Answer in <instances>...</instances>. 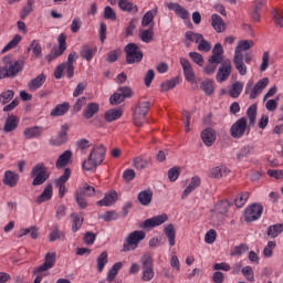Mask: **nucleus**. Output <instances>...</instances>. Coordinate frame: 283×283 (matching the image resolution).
Returning <instances> with one entry per match:
<instances>
[{
    "instance_id": "1",
    "label": "nucleus",
    "mask_w": 283,
    "mask_h": 283,
    "mask_svg": "<svg viewBox=\"0 0 283 283\" xmlns=\"http://www.w3.org/2000/svg\"><path fill=\"white\" fill-rule=\"evenodd\" d=\"M2 63L4 66L0 67V80L14 78V76L23 70V62H12V57L10 55H6L2 59Z\"/></svg>"
},
{
    "instance_id": "2",
    "label": "nucleus",
    "mask_w": 283,
    "mask_h": 283,
    "mask_svg": "<svg viewBox=\"0 0 283 283\" xmlns=\"http://www.w3.org/2000/svg\"><path fill=\"white\" fill-rule=\"evenodd\" d=\"M145 238H147V233L143 230H135L130 232L124 240L122 252L129 253V251H136V249H138V244H140Z\"/></svg>"
},
{
    "instance_id": "3",
    "label": "nucleus",
    "mask_w": 283,
    "mask_h": 283,
    "mask_svg": "<svg viewBox=\"0 0 283 283\" xmlns=\"http://www.w3.org/2000/svg\"><path fill=\"white\" fill-rule=\"evenodd\" d=\"M266 87H269V77H263L255 84H253V80H250L245 85V94H248L250 101H255Z\"/></svg>"
},
{
    "instance_id": "4",
    "label": "nucleus",
    "mask_w": 283,
    "mask_h": 283,
    "mask_svg": "<svg viewBox=\"0 0 283 283\" xmlns=\"http://www.w3.org/2000/svg\"><path fill=\"white\" fill-rule=\"evenodd\" d=\"M31 177L33 178V187H39L43 185L48 180V178H50V172L48 171V167H45V164H36L31 170Z\"/></svg>"
},
{
    "instance_id": "5",
    "label": "nucleus",
    "mask_w": 283,
    "mask_h": 283,
    "mask_svg": "<svg viewBox=\"0 0 283 283\" xmlns=\"http://www.w3.org/2000/svg\"><path fill=\"white\" fill-rule=\"evenodd\" d=\"M126 52V62L128 65H133V63H140L143 61V51L138 48L136 43H129L125 46Z\"/></svg>"
},
{
    "instance_id": "6",
    "label": "nucleus",
    "mask_w": 283,
    "mask_h": 283,
    "mask_svg": "<svg viewBox=\"0 0 283 283\" xmlns=\"http://www.w3.org/2000/svg\"><path fill=\"white\" fill-rule=\"evenodd\" d=\"M187 41H191L192 43H198L199 52H210L211 51V43L205 40V36L200 33H195L192 31L186 32Z\"/></svg>"
},
{
    "instance_id": "7",
    "label": "nucleus",
    "mask_w": 283,
    "mask_h": 283,
    "mask_svg": "<svg viewBox=\"0 0 283 283\" xmlns=\"http://www.w3.org/2000/svg\"><path fill=\"white\" fill-rule=\"evenodd\" d=\"M148 112L149 102H142L136 106L133 115L134 125H136V127H143V124L145 123V117L147 116Z\"/></svg>"
},
{
    "instance_id": "8",
    "label": "nucleus",
    "mask_w": 283,
    "mask_h": 283,
    "mask_svg": "<svg viewBox=\"0 0 283 283\" xmlns=\"http://www.w3.org/2000/svg\"><path fill=\"white\" fill-rule=\"evenodd\" d=\"M220 63L216 81L217 83H224V81H229V76H231V72H233V66L231 65V60H223Z\"/></svg>"
},
{
    "instance_id": "9",
    "label": "nucleus",
    "mask_w": 283,
    "mask_h": 283,
    "mask_svg": "<svg viewBox=\"0 0 283 283\" xmlns=\"http://www.w3.org/2000/svg\"><path fill=\"white\" fill-rule=\"evenodd\" d=\"M249 132V125L247 124V117L239 118L232 126L230 127V135L232 138H242L244 134Z\"/></svg>"
},
{
    "instance_id": "10",
    "label": "nucleus",
    "mask_w": 283,
    "mask_h": 283,
    "mask_svg": "<svg viewBox=\"0 0 283 283\" xmlns=\"http://www.w3.org/2000/svg\"><path fill=\"white\" fill-rule=\"evenodd\" d=\"M262 211H264L262 205L253 203L249 206L244 211L245 222H255V220H260V218H262Z\"/></svg>"
},
{
    "instance_id": "11",
    "label": "nucleus",
    "mask_w": 283,
    "mask_h": 283,
    "mask_svg": "<svg viewBox=\"0 0 283 283\" xmlns=\"http://www.w3.org/2000/svg\"><path fill=\"white\" fill-rule=\"evenodd\" d=\"M169 220V217L166 213L149 218L145 220L142 224V229H154L156 227H160L161 224H165Z\"/></svg>"
},
{
    "instance_id": "12",
    "label": "nucleus",
    "mask_w": 283,
    "mask_h": 283,
    "mask_svg": "<svg viewBox=\"0 0 283 283\" xmlns=\"http://www.w3.org/2000/svg\"><path fill=\"white\" fill-rule=\"evenodd\" d=\"M56 262V252H48L44 258V263L34 269V273H46L50 269H54Z\"/></svg>"
},
{
    "instance_id": "13",
    "label": "nucleus",
    "mask_w": 283,
    "mask_h": 283,
    "mask_svg": "<svg viewBox=\"0 0 283 283\" xmlns=\"http://www.w3.org/2000/svg\"><path fill=\"white\" fill-rule=\"evenodd\" d=\"M180 65L184 71L185 78L188 83H196V72H193V66H191V62L189 60L181 57Z\"/></svg>"
},
{
    "instance_id": "14",
    "label": "nucleus",
    "mask_w": 283,
    "mask_h": 283,
    "mask_svg": "<svg viewBox=\"0 0 283 283\" xmlns=\"http://www.w3.org/2000/svg\"><path fill=\"white\" fill-rule=\"evenodd\" d=\"M72 176V170L70 168H66L64 170V174L60 176L59 179L55 180V187L59 189V197L63 198L65 196L67 189L65 188V182L70 180V177Z\"/></svg>"
},
{
    "instance_id": "15",
    "label": "nucleus",
    "mask_w": 283,
    "mask_h": 283,
    "mask_svg": "<svg viewBox=\"0 0 283 283\" xmlns=\"http://www.w3.org/2000/svg\"><path fill=\"white\" fill-rule=\"evenodd\" d=\"M218 138V133L213 128H206L201 132V140L206 147H213Z\"/></svg>"
},
{
    "instance_id": "16",
    "label": "nucleus",
    "mask_w": 283,
    "mask_h": 283,
    "mask_svg": "<svg viewBox=\"0 0 283 283\" xmlns=\"http://www.w3.org/2000/svg\"><path fill=\"white\" fill-rule=\"evenodd\" d=\"M105 154H107V148L103 146V144L95 145L92 150L90 156L97 163L102 164L105 160Z\"/></svg>"
},
{
    "instance_id": "17",
    "label": "nucleus",
    "mask_w": 283,
    "mask_h": 283,
    "mask_svg": "<svg viewBox=\"0 0 283 283\" xmlns=\"http://www.w3.org/2000/svg\"><path fill=\"white\" fill-rule=\"evenodd\" d=\"M200 185H202V180L198 176L191 177L190 182L181 195L182 200H185V198H187L190 193H193V191H196Z\"/></svg>"
},
{
    "instance_id": "18",
    "label": "nucleus",
    "mask_w": 283,
    "mask_h": 283,
    "mask_svg": "<svg viewBox=\"0 0 283 283\" xmlns=\"http://www.w3.org/2000/svg\"><path fill=\"white\" fill-rule=\"evenodd\" d=\"M118 200V192L111 190L105 193L104 198L97 201L98 207H112Z\"/></svg>"
},
{
    "instance_id": "19",
    "label": "nucleus",
    "mask_w": 283,
    "mask_h": 283,
    "mask_svg": "<svg viewBox=\"0 0 283 283\" xmlns=\"http://www.w3.org/2000/svg\"><path fill=\"white\" fill-rule=\"evenodd\" d=\"M66 36L64 33L60 34L57 38L59 49L54 50V55L50 54L46 56L48 61H52V59H56V56H61L65 50H67V44L65 43Z\"/></svg>"
},
{
    "instance_id": "20",
    "label": "nucleus",
    "mask_w": 283,
    "mask_h": 283,
    "mask_svg": "<svg viewBox=\"0 0 283 283\" xmlns=\"http://www.w3.org/2000/svg\"><path fill=\"white\" fill-rule=\"evenodd\" d=\"M43 127L32 126L23 130V136L27 138V140H32V138H41V136H43Z\"/></svg>"
},
{
    "instance_id": "21",
    "label": "nucleus",
    "mask_w": 283,
    "mask_h": 283,
    "mask_svg": "<svg viewBox=\"0 0 283 283\" xmlns=\"http://www.w3.org/2000/svg\"><path fill=\"white\" fill-rule=\"evenodd\" d=\"M2 182L7 187H17L19 185V174L12 170H6Z\"/></svg>"
},
{
    "instance_id": "22",
    "label": "nucleus",
    "mask_w": 283,
    "mask_h": 283,
    "mask_svg": "<svg viewBox=\"0 0 283 283\" xmlns=\"http://www.w3.org/2000/svg\"><path fill=\"white\" fill-rule=\"evenodd\" d=\"M70 130V125L64 124L61 126L60 132L57 133V136L55 139L51 140L52 145H63L64 143H67V132Z\"/></svg>"
},
{
    "instance_id": "23",
    "label": "nucleus",
    "mask_w": 283,
    "mask_h": 283,
    "mask_svg": "<svg viewBox=\"0 0 283 283\" xmlns=\"http://www.w3.org/2000/svg\"><path fill=\"white\" fill-rule=\"evenodd\" d=\"M255 43L253 40H240L234 51V56H244L242 52H247V50H251Z\"/></svg>"
},
{
    "instance_id": "24",
    "label": "nucleus",
    "mask_w": 283,
    "mask_h": 283,
    "mask_svg": "<svg viewBox=\"0 0 283 283\" xmlns=\"http://www.w3.org/2000/svg\"><path fill=\"white\" fill-rule=\"evenodd\" d=\"M167 8L168 10H172V12H175L177 17H180V19H189V11L179 3L170 2L167 4Z\"/></svg>"
},
{
    "instance_id": "25",
    "label": "nucleus",
    "mask_w": 283,
    "mask_h": 283,
    "mask_svg": "<svg viewBox=\"0 0 283 283\" xmlns=\"http://www.w3.org/2000/svg\"><path fill=\"white\" fill-rule=\"evenodd\" d=\"M224 54V49L222 44L217 43L212 49V55L209 59V63H222V55Z\"/></svg>"
},
{
    "instance_id": "26",
    "label": "nucleus",
    "mask_w": 283,
    "mask_h": 283,
    "mask_svg": "<svg viewBox=\"0 0 283 283\" xmlns=\"http://www.w3.org/2000/svg\"><path fill=\"white\" fill-rule=\"evenodd\" d=\"M66 112H70V104L67 102H64L53 107L50 112V116H52V118H56L59 116H65Z\"/></svg>"
},
{
    "instance_id": "27",
    "label": "nucleus",
    "mask_w": 283,
    "mask_h": 283,
    "mask_svg": "<svg viewBox=\"0 0 283 283\" xmlns=\"http://www.w3.org/2000/svg\"><path fill=\"white\" fill-rule=\"evenodd\" d=\"M17 127H19V118L17 115H10L4 122L3 132L8 134L14 132Z\"/></svg>"
},
{
    "instance_id": "28",
    "label": "nucleus",
    "mask_w": 283,
    "mask_h": 283,
    "mask_svg": "<svg viewBox=\"0 0 283 283\" xmlns=\"http://www.w3.org/2000/svg\"><path fill=\"white\" fill-rule=\"evenodd\" d=\"M230 170L229 168L224 166H217L210 170V178H216L217 180H220V178H224V176H229Z\"/></svg>"
},
{
    "instance_id": "29",
    "label": "nucleus",
    "mask_w": 283,
    "mask_h": 283,
    "mask_svg": "<svg viewBox=\"0 0 283 283\" xmlns=\"http://www.w3.org/2000/svg\"><path fill=\"white\" fill-rule=\"evenodd\" d=\"M211 25L216 32H224V30H227L224 20H222V18L216 13L211 15Z\"/></svg>"
},
{
    "instance_id": "30",
    "label": "nucleus",
    "mask_w": 283,
    "mask_h": 283,
    "mask_svg": "<svg viewBox=\"0 0 283 283\" xmlns=\"http://www.w3.org/2000/svg\"><path fill=\"white\" fill-rule=\"evenodd\" d=\"M45 75L40 74L35 78L31 80L28 84L30 92H36V90H40V87H43V84L45 83Z\"/></svg>"
},
{
    "instance_id": "31",
    "label": "nucleus",
    "mask_w": 283,
    "mask_h": 283,
    "mask_svg": "<svg viewBox=\"0 0 283 283\" xmlns=\"http://www.w3.org/2000/svg\"><path fill=\"white\" fill-rule=\"evenodd\" d=\"M233 63L239 74L241 76H247L248 69H247V64H244V56L234 55Z\"/></svg>"
},
{
    "instance_id": "32",
    "label": "nucleus",
    "mask_w": 283,
    "mask_h": 283,
    "mask_svg": "<svg viewBox=\"0 0 283 283\" xmlns=\"http://www.w3.org/2000/svg\"><path fill=\"white\" fill-rule=\"evenodd\" d=\"M123 116V108H112L107 111L104 115L106 123H114V120H118Z\"/></svg>"
},
{
    "instance_id": "33",
    "label": "nucleus",
    "mask_w": 283,
    "mask_h": 283,
    "mask_svg": "<svg viewBox=\"0 0 283 283\" xmlns=\"http://www.w3.org/2000/svg\"><path fill=\"white\" fill-rule=\"evenodd\" d=\"M242 90H244V83L237 81L230 86L228 94L231 98H240Z\"/></svg>"
},
{
    "instance_id": "34",
    "label": "nucleus",
    "mask_w": 283,
    "mask_h": 283,
    "mask_svg": "<svg viewBox=\"0 0 283 283\" xmlns=\"http://www.w3.org/2000/svg\"><path fill=\"white\" fill-rule=\"evenodd\" d=\"M164 233L168 239L170 247H176V228H174V224L169 223L165 226Z\"/></svg>"
},
{
    "instance_id": "35",
    "label": "nucleus",
    "mask_w": 283,
    "mask_h": 283,
    "mask_svg": "<svg viewBox=\"0 0 283 283\" xmlns=\"http://www.w3.org/2000/svg\"><path fill=\"white\" fill-rule=\"evenodd\" d=\"M154 198V192L151 190H144L138 193V202L143 205V207H149L151 205V199Z\"/></svg>"
},
{
    "instance_id": "36",
    "label": "nucleus",
    "mask_w": 283,
    "mask_h": 283,
    "mask_svg": "<svg viewBox=\"0 0 283 283\" xmlns=\"http://www.w3.org/2000/svg\"><path fill=\"white\" fill-rule=\"evenodd\" d=\"M52 185H48L42 193L36 198L38 205H43V202H48V200H52L53 196Z\"/></svg>"
},
{
    "instance_id": "37",
    "label": "nucleus",
    "mask_w": 283,
    "mask_h": 283,
    "mask_svg": "<svg viewBox=\"0 0 283 283\" xmlns=\"http://www.w3.org/2000/svg\"><path fill=\"white\" fill-rule=\"evenodd\" d=\"M72 160V151H64L55 163V167L57 169H63V167H67V164Z\"/></svg>"
},
{
    "instance_id": "38",
    "label": "nucleus",
    "mask_w": 283,
    "mask_h": 283,
    "mask_svg": "<svg viewBox=\"0 0 283 283\" xmlns=\"http://www.w3.org/2000/svg\"><path fill=\"white\" fill-rule=\"evenodd\" d=\"M118 7L124 12H130L132 14H136L138 12V6L127 1V0H119Z\"/></svg>"
},
{
    "instance_id": "39",
    "label": "nucleus",
    "mask_w": 283,
    "mask_h": 283,
    "mask_svg": "<svg viewBox=\"0 0 283 283\" xmlns=\"http://www.w3.org/2000/svg\"><path fill=\"white\" fill-rule=\"evenodd\" d=\"M30 51H32L34 59L43 57V49L41 48V44L36 40H33L30 43V45L28 48V52H30Z\"/></svg>"
},
{
    "instance_id": "40",
    "label": "nucleus",
    "mask_w": 283,
    "mask_h": 283,
    "mask_svg": "<svg viewBox=\"0 0 283 283\" xmlns=\"http://www.w3.org/2000/svg\"><path fill=\"white\" fill-rule=\"evenodd\" d=\"M157 14H158L157 7L155 9L147 11L143 17L142 27L147 28V25H149L154 21Z\"/></svg>"
},
{
    "instance_id": "41",
    "label": "nucleus",
    "mask_w": 283,
    "mask_h": 283,
    "mask_svg": "<svg viewBox=\"0 0 283 283\" xmlns=\"http://www.w3.org/2000/svg\"><path fill=\"white\" fill-rule=\"evenodd\" d=\"M98 109L99 106L97 103H88L83 112L84 118H93L94 115L98 114Z\"/></svg>"
},
{
    "instance_id": "42",
    "label": "nucleus",
    "mask_w": 283,
    "mask_h": 283,
    "mask_svg": "<svg viewBox=\"0 0 283 283\" xmlns=\"http://www.w3.org/2000/svg\"><path fill=\"white\" fill-rule=\"evenodd\" d=\"M97 49L92 48L90 45H84L80 52L82 59H85V61H92L94 59V54H96Z\"/></svg>"
},
{
    "instance_id": "43",
    "label": "nucleus",
    "mask_w": 283,
    "mask_h": 283,
    "mask_svg": "<svg viewBox=\"0 0 283 283\" xmlns=\"http://www.w3.org/2000/svg\"><path fill=\"white\" fill-rule=\"evenodd\" d=\"M123 269V262H116L107 274V282H114L116 280V275H118V271Z\"/></svg>"
},
{
    "instance_id": "44",
    "label": "nucleus",
    "mask_w": 283,
    "mask_h": 283,
    "mask_svg": "<svg viewBox=\"0 0 283 283\" xmlns=\"http://www.w3.org/2000/svg\"><path fill=\"white\" fill-rule=\"evenodd\" d=\"M139 39L143 43H151L154 41V29L140 30Z\"/></svg>"
},
{
    "instance_id": "45",
    "label": "nucleus",
    "mask_w": 283,
    "mask_h": 283,
    "mask_svg": "<svg viewBox=\"0 0 283 283\" xmlns=\"http://www.w3.org/2000/svg\"><path fill=\"white\" fill-rule=\"evenodd\" d=\"M20 41H23V38L20 34H15L13 39L8 42V44L2 49V54H6V52H10V50H14V48L19 45Z\"/></svg>"
},
{
    "instance_id": "46",
    "label": "nucleus",
    "mask_w": 283,
    "mask_h": 283,
    "mask_svg": "<svg viewBox=\"0 0 283 283\" xmlns=\"http://www.w3.org/2000/svg\"><path fill=\"white\" fill-rule=\"evenodd\" d=\"M283 232V224L282 223H276L273 226H270L268 228V235L270 238H277V235H280V233Z\"/></svg>"
},
{
    "instance_id": "47",
    "label": "nucleus",
    "mask_w": 283,
    "mask_h": 283,
    "mask_svg": "<svg viewBox=\"0 0 283 283\" xmlns=\"http://www.w3.org/2000/svg\"><path fill=\"white\" fill-rule=\"evenodd\" d=\"M142 269H154V256L146 253L140 258Z\"/></svg>"
},
{
    "instance_id": "48",
    "label": "nucleus",
    "mask_w": 283,
    "mask_h": 283,
    "mask_svg": "<svg viewBox=\"0 0 283 283\" xmlns=\"http://www.w3.org/2000/svg\"><path fill=\"white\" fill-rule=\"evenodd\" d=\"M71 219L73 222L72 231H74V233H76V231H78V229H81V227H83V217H81L77 213H72Z\"/></svg>"
},
{
    "instance_id": "49",
    "label": "nucleus",
    "mask_w": 283,
    "mask_h": 283,
    "mask_svg": "<svg viewBox=\"0 0 283 283\" xmlns=\"http://www.w3.org/2000/svg\"><path fill=\"white\" fill-rule=\"evenodd\" d=\"M247 116L250 125H255V118H258V105L252 104L247 111Z\"/></svg>"
},
{
    "instance_id": "50",
    "label": "nucleus",
    "mask_w": 283,
    "mask_h": 283,
    "mask_svg": "<svg viewBox=\"0 0 283 283\" xmlns=\"http://www.w3.org/2000/svg\"><path fill=\"white\" fill-rule=\"evenodd\" d=\"M97 164L94 158L90 155L88 158L86 160L83 161L82 164V169H84L85 171H92L94 169H96V167H98Z\"/></svg>"
},
{
    "instance_id": "51",
    "label": "nucleus",
    "mask_w": 283,
    "mask_h": 283,
    "mask_svg": "<svg viewBox=\"0 0 283 283\" xmlns=\"http://www.w3.org/2000/svg\"><path fill=\"white\" fill-rule=\"evenodd\" d=\"M108 262V254L107 251L102 252L97 258V271L102 273L103 269Z\"/></svg>"
},
{
    "instance_id": "52",
    "label": "nucleus",
    "mask_w": 283,
    "mask_h": 283,
    "mask_svg": "<svg viewBox=\"0 0 283 283\" xmlns=\"http://www.w3.org/2000/svg\"><path fill=\"white\" fill-rule=\"evenodd\" d=\"M34 11V0H28L27 6L21 11V19H25Z\"/></svg>"
},
{
    "instance_id": "53",
    "label": "nucleus",
    "mask_w": 283,
    "mask_h": 283,
    "mask_svg": "<svg viewBox=\"0 0 283 283\" xmlns=\"http://www.w3.org/2000/svg\"><path fill=\"white\" fill-rule=\"evenodd\" d=\"M13 98H14V91L12 90L4 91L0 94V103H2V105L10 103V101H12Z\"/></svg>"
},
{
    "instance_id": "54",
    "label": "nucleus",
    "mask_w": 283,
    "mask_h": 283,
    "mask_svg": "<svg viewBox=\"0 0 283 283\" xmlns=\"http://www.w3.org/2000/svg\"><path fill=\"white\" fill-rule=\"evenodd\" d=\"M277 243L275 241H269L266 247L263 249L264 258H273V251H275Z\"/></svg>"
},
{
    "instance_id": "55",
    "label": "nucleus",
    "mask_w": 283,
    "mask_h": 283,
    "mask_svg": "<svg viewBox=\"0 0 283 283\" xmlns=\"http://www.w3.org/2000/svg\"><path fill=\"white\" fill-rule=\"evenodd\" d=\"M247 200H249V192H241L237 196L234 200L235 207L241 209V207H244V205H247Z\"/></svg>"
},
{
    "instance_id": "56",
    "label": "nucleus",
    "mask_w": 283,
    "mask_h": 283,
    "mask_svg": "<svg viewBox=\"0 0 283 283\" xmlns=\"http://www.w3.org/2000/svg\"><path fill=\"white\" fill-rule=\"evenodd\" d=\"M247 251H249V245L247 244H240L234 247L231 251H230V255L232 258H234L235 255H243V253H247Z\"/></svg>"
},
{
    "instance_id": "57",
    "label": "nucleus",
    "mask_w": 283,
    "mask_h": 283,
    "mask_svg": "<svg viewBox=\"0 0 283 283\" xmlns=\"http://www.w3.org/2000/svg\"><path fill=\"white\" fill-rule=\"evenodd\" d=\"M133 165H134L135 169H147V167L149 165V160L144 159L142 157H136L133 160Z\"/></svg>"
},
{
    "instance_id": "58",
    "label": "nucleus",
    "mask_w": 283,
    "mask_h": 283,
    "mask_svg": "<svg viewBox=\"0 0 283 283\" xmlns=\"http://www.w3.org/2000/svg\"><path fill=\"white\" fill-rule=\"evenodd\" d=\"M271 61V54L265 51L262 55V62L260 65V72H266V70H269V63Z\"/></svg>"
},
{
    "instance_id": "59",
    "label": "nucleus",
    "mask_w": 283,
    "mask_h": 283,
    "mask_svg": "<svg viewBox=\"0 0 283 283\" xmlns=\"http://www.w3.org/2000/svg\"><path fill=\"white\" fill-rule=\"evenodd\" d=\"M50 242H56V240H65V232H60L59 228H55L50 234H49Z\"/></svg>"
},
{
    "instance_id": "60",
    "label": "nucleus",
    "mask_w": 283,
    "mask_h": 283,
    "mask_svg": "<svg viewBox=\"0 0 283 283\" xmlns=\"http://www.w3.org/2000/svg\"><path fill=\"white\" fill-rule=\"evenodd\" d=\"M154 268H147V269H143V276L142 280L143 282H151L154 280Z\"/></svg>"
},
{
    "instance_id": "61",
    "label": "nucleus",
    "mask_w": 283,
    "mask_h": 283,
    "mask_svg": "<svg viewBox=\"0 0 283 283\" xmlns=\"http://www.w3.org/2000/svg\"><path fill=\"white\" fill-rule=\"evenodd\" d=\"M202 90L208 95L211 96L213 92H216V87L213 86V81L208 80L202 83Z\"/></svg>"
},
{
    "instance_id": "62",
    "label": "nucleus",
    "mask_w": 283,
    "mask_h": 283,
    "mask_svg": "<svg viewBox=\"0 0 283 283\" xmlns=\"http://www.w3.org/2000/svg\"><path fill=\"white\" fill-rule=\"evenodd\" d=\"M176 85H178V80L176 78L166 81L161 84V92H169V90H174Z\"/></svg>"
},
{
    "instance_id": "63",
    "label": "nucleus",
    "mask_w": 283,
    "mask_h": 283,
    "mask_svg": "<svg viewBox=\"0 0 283 283\" xmlns=\"http://www.w3.org/2000/svg\"><path fill=\"white\" fill-rule=\"evenodd\" d=\"M90 147H92V144L87 139H80L77 142V149L81 150L82 154H87Z\"/></svg>"
},
{
    "instance_id": "64",
    "label": "nucleus",
    "mask_w": 283,
    "mask_h": 283,
    "mask_svg": "<svg viewBox=\"0 0 283 283\" xmlns=\"http://www.w3.org/2000/svg\"><path fill=\"white\" fill-rule=\"evenodd\" d=\"M273 19L275 25H280V28H283V11L282 10H275L273 12Z\"/></svg>"
}]
</instances>
